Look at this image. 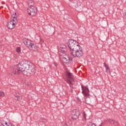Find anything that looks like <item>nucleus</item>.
Returning <instances> with one entry per match:
<instances>
[{"mask_svg":"<svg viewBox=\"0 0 126 126\" xmlns=\"http://www.w3.org/2000/svg\"><path fill=\"white\" fill-rule=\"evenodd\" d=\"M67 45L71 55L74 58H81L83 56V49L79 42L75 40L69 39Z\"/></svg>","mask_w":126,"mask_h":126,"instance_id":"1","label":"nucleus"},{"mask_svg":"<svg viewBox=\"0 0 126 126\" xmlns=\"http://www.w3.org/2000/svg\"><path fill=\"white\" fill-rule=\"evenodd\" d=\"M15 66H17L20 73L22 72L23 74L27 76H31L36 72L35 66L31 63H19Z\"/></svg>","mask_w":126,"mask_h":126,"instance_id":"2","label":"nucleus"},{"mask_svg":"<svg viewBox=\"0 0 126 126\" xmlns=\"http://www.w3.org/2000/svg\"><path fill=\"white\" fill-rule=\"evenodd\" d=\"M23 43L24 45H25V46H26V47H27L31 51L37 52L38 50V46H37L36 43H34L31 40L27 38H24Z\"/></svg>","mask_w":126,"mask_h":126,"instance_id":"3","label":"nucleus"},{"mask_svg":"<svg viewBox=\"0 0 126 126\" xmlns=\"http://www.w3.org/2000/svg\"><path fill=\"white\" fill-rule=\"evenodd\" d=\"M59 58L61 62L64 63H66V64H67L68 65L71 64V62H72V59L69 57L68 55L64 54V53L61 55Z\"/></svg>","mask_w":126,"mask_h":126,"instance_id":"4","label":"nucleus"},{"mask_svg":"<svg viewBox=\"0 0 126 126\" xmlns=\"http://www.w3.org/2000/svg\"><path fill=\"white\" fill-rule=\"evenodd\" d=\"M15 25H17V18L12 16L10 21L7 23V27L8 29L12 30L15 27Z\"/></svg>","mask_w":126,"mask_h":126,"instance_id":"5","label":"nucleus"},{"mask_svg":"<svg viewBox=\"0 0 126 126\" xmlns=\"http://www.w3.org/2000/svg\"><path fill=\"white\" fill-rule=\"evenodd\" d=\"M38 11L37 7L35 6L30 7L27 9V12L29 15L32 16V17L35 16Z\"/></svg>","mask_w":126,"mask_h":126,"instance_id":"6","label":"nucleus"},{"mask_svg":"<svg viewBox=\"0 0 126 126\" xmlns=\"http://www.w3.org/2000/svg\"><path fill=\"white\" fill-rule=\"evenodd\" d=\"M65 75L66 78V81L68 84H71L72 81H73V74L69 71H66L65 72Z\"/></svg>","mask_w":126,"mask_h":126,"instance_id":"7","label":"nucleus"},{"mask_svg":"<svg viewBox=\"0 0 126 126\" xmlns=\"http://www.w3.org/2000/svg\"><path fill=\"white\" fill-rule=\"evenodd\" d=\"M80 112L78 110H73L71 112V118L72 120H76L79 117Z\"/></svg>","mask_w":126,"mask_h":126,"instance_id":"8","label":"nucleus"},{"mask_svg":"<svg viewBox=\"0 0 126 126\" xmlns=\"http://www.w3.org/2000/svg\"><path fill=\"white\" fill-rule=\"evenodd\" d=\"M10 74L12 75V76L19 75V74H20L19 71L17 69V66L15 65L14 68L10 71Z\"/></svg>","mask_w":126,"mask_h":126,"instance_id":"9","label":"nucleus"},{"mask_svg":"<svg viewBox=\"0 0 126 126\" xmlns=\"http://www.w3.org/2000/svg\"><path fill=\"white\" fill-rule=\"evenodd\" d=\"M82 93L85 96V97H87V96H89V90L87 87H85L83 88V87H82Z\"/></svg>","mask_w":126,"mask_h":126,"instance_id":"10","label":"nucleus"},{"mask_svg":"<svg viewBox=\"0 0 126 126\" xmlns=\"http://www.w3.org/2000/svg\"><path fill=\"white\" fill-rule=\"evenodd\" d=\"M61 52L63 54L65 53V51L66 50V46L63 44H62L60 46Z\"/></svg>","mask_w":126,"mask_h":126,"instance_id":"11","label":"nucleus"},{"mask_svg":"<svg viewBox=\"0 0 126 126\" xmlns=\"http://www.w3.org/2000/svg\"><path fill=\"white\" fill-rule=\"evenodd\" d=\"M34 1L32 0H30L28 1V4L30 6V7H32L34 6Z\"/></svg>","mask_w":126,"mask_h":126,"instance_id":"12","label":"nucleus"},{"mask_svg":"<svg viewBox=\"0 0 126 126\" xmlns=\"http://www.w3.org/2000/svg\"><path fill=\"white\" fill-rule=\"evenodd\" d=\"M109 123H110V124H111V125H115V126H117L118 125V122L114 121V120L113 119H110L108 121Z\"/></svg>","mask_w":126,"mask_h":126,"instance_id":"13","label":"nucleus"},{"mask_svg":"<svg viewBox=\"0 0 126 126\" xmlns=\"http://www.w3.org/2000/svg\"><path fill=\"white\" fill-rule=\"evenodd\" d=\"M3 126H12L11 124L7 122H5V123L3 124Z\"/></svg>","mask_w":126,"mask_h":126,"instance_id":"14","label":"nucleus"},{"mask_svg":"<svg viewBox=\"0 0 126 126\" xmlns=\"http://www.w3.org/2000/svg\"><path fill=\"white\" fill-rule=\"evenodd\" d=\"M16 51L17 53H20V52H21V48H20V47H17Z\"/></svg>","mask_w":126,"mask_h":126,"instance_id":"15","label":"nucleus"},{"mask_svg":"<svg viewBox=\"0 0 126 126\" xmlns=\"http://www.w3.org/2000/svg\"><path fill=\"white\" fill-rule=\"evenodd\" d=\"M0 97H4V93L0 91Z\"/></svg>","mask_w":126,"mask_h":126,"instance_id":"16","label":"nucleus"},{"mask_svg":"<svg viewBox=\"0 0 126 126\" xmlns=\"http://www.w3.org/2000/svg\"><path fill=\"white\" fill-rule=\"evenodd\" d=\"M15 100H16V101H20V97L18 95L15 96Z\"/></svg>","mask_w":126,"mask_h":126,"instance_id":"17","label":"nucleus"},{"mask_svg":"<svg viewBox=\"0 0 126 126\" xmlns=\"http://www.w3.org/2000/svg\"><path fill=\"white\" fill-rule=\"evenodd\" d=\"M83 116L85 119H86V114L85 112L83 113Z\"/></svg>","mask_w":126,"mask_h":126,"instance_id":"18","label":"nucleus"},{"mask_svg":"<svg viewBox=\"0 0 126 126\" xmlns=\"http://www.w3.org/2000/svg\"><path fill=\"white\" fill-rule=\"evenodd\" d=\"M103 64H104L105 68H106L107 67H108V65H107V64H106V63H103Z\"/></svg>","mask_w":126,"mask_h":126,"instance_id":"19","label":"nucleus"},{"mask_svg":"<svg viewBox=\"0 0 126 126\" xmlns=\"http://www.w3.org/2000/svg\"><path fill=\"white\" fill-rule=\"evenodd\" d=\"M54 65H55V66H57L58 65V63H57L56 62H54Z\"/></svg>","mask_w":126,"mask_h":126,"instance_id":"20","label":"nucleus"},{"mask_svg":"<svg viewBox=\"0 0 126 126\" xmlns=\"http://www.w3.org/2000/svg\"><path fill=\"white\" fill-rule=\"evenodd\" d=\"M123 15L124 16L125 18H126V13H124Z\"/></svg>","mask_w":126,"mask_h":126,"instance_id":"21","label":"nucleus"},{"mask_svg":"<svg viewBox=\"0 0 126 126\" xmlns=\"http://www.w3.org/2000/svg\"><path fill=\"white\" fill-rule=\"evenodd\" d=\"M1 3H2V4H4V3H5L4 2V1H2Z\"/></svg>","mask_w":126,"mask_h":126,"instance_id":"22","label":"nucleus"},{"mask_svg":"<svg viewBox=\"0 0 126 126\" xmlns=\"http://www.w3.org/2000/svg\"><path fill=\"white\" fill-rule=\"evenodd\" d=\"M106 70H109V67H107L106 68Z\"/></svg>","mask_w":126,"mask_h":126,"instance_id":"23","label":"nucleus"},{"mask_svg":"<svg viewBox=\"0 0 126 126\" xmlns=\"http://www.w3.org/2000/svg\"><path fill=\"white\" fill-rule=\"evenodd\" d=\"M40 41H42V42L43 41V40H41Z\"/></svg>","mask_w":126,"mask_h":126,"instance_id":"24","label":"nucleus"}]
</instances>
